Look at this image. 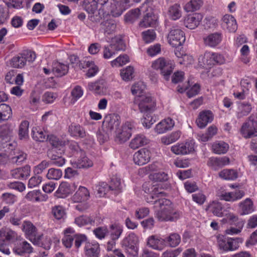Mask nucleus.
Instances as JSON below:
<instances>
[{"instance_id":"obj_2","label":"nucleus","mask_w":257,"mask_h":257,"mask_svg":"<svg viewBox=\"0 0 257 257\" xmlns=\"http://www.w3.org/2000/svg\"><path fill=\"white\" fill-rule=\"evenodd\" d=\"M7 148L8 151H11L9 155L5 153H0V165H6L10 159L13 163L19 164L26 159V155L23 153L19 152L18 150H14L12 143H9L5 147Z\"/></svg>"},{"instance_id":"obj_21","label":"nucleus","mask_w":257,"mask_h":257,"mask_svg":"<svg viewBox=\"0 0 257 257\" xmlns=\"http://www.w3.org/2000/svg\"><path fill=\"white\" fill-rule=\"evenodd\" d=\"M213 120V114L211 111L205 110L201 112L199 117L196 120L198 126L200 128H203L208 123L211 122Z\"/></svg>"},{"instance_id":"obj_34","label":"nucleus","mask_w":257,"mask_h":257,"mask_svg":"<svg viewBox=\"0 0 257 257\" xmlns=\"http://www.w3.org/2000/svg\"><path fill=\"white\" fill-rule=\"evenodd\" d=\"M69 132L73 136L84 138L85 132L84 128L79 124H71L69 126Z\"/></svg>"},{"instance_id":"obj_53","label":"nucleus","mask_w":257,"mask_h":257,"mask_svg":"<svg viewBox=\"0 0 257 257\" xmlns=\"http://www.w3.org/2000/svg\"><path fill=\"white\" fill-rule=\"evenodd\" d=\"M75 222L79 226H82L88 224H92L94 221L89 217L82 215L76 218Z\"/></svg>"},{"instance_id":"obj_38","label":"nucleus","mask_w":257,"mask_h":257,"mask_svg":"<svg viewBox=\"0 0 257 257\" xmlns=\"http://www.w3.org/2000/svg\"><path fill=\"white\" fill-rule=\"evenodd\" d=\"M85 68H88V70L86 75L87 77H90L94 76L98 72V68L95 65L93 61H83Z\"/></svg>"},{"instance_id":"obj_42","label":"nucleus","mask_w":257,"mask_h":257,"mask_svg":"<svg viewBox=\"0 0 257 257\" xmlns=\"http://www.w3.org/2000/svg\"><path fill=\"white\" fill-rule=\"evenodd\" d=\"M181 135L180 131H177L172 133L171 135L167 137H164L161 139L162 143L164 145H169L178 140Z\"/></svg>"},{"instance_id":"obj_8","label":"nucleus","mask_w":257,"mask_h":257,"mask_svg":"<svg viewBox=\"0 0 257 257\" xmlns=\"http://www.w3.org/2000/svg\"><path fill=\"white\" fill-rule=\"evenodd\" d=\"M134 129H135V126L133 123L129 121L125 122L122 126L121 129L116 133L115 141L120 144L125 142L132 136Z\"/></svg>"},{"instance_id":"obj_60","label":"nucleus","mask_w":257,"mask_h":257,"mask_svg":"<svg viewBox=\"0 0 257 257\" xmlns=\"http://www.w3.org/2000/svg\"><path fill=\"white\" fill-rule=\"evenodd\" d=\"M150 179L155 182H163L168 180V175L164 172L155 173L150 176Z\"/></svg>"},{"instance_id":"obj_33","label":"nucleus","mask_w":257,"mask_h":257,"mask_svg":"<svg viewBox=\"0 0 257 257\" xmlns=\"http://www.w3.org/2000/svg\"><path fill=\"white\" fill-rule=\"evenodd\" d=\"M203 4L202 0H190L185 5L184 9L188 12H194L200 9Z\"/></svg>"},{"instance_id":"obj_5","label":"nucleus","mask_w":257,"mask_h":257,"mask_svg":"<svg viewBox=\"0 0 257 257\" xmlns=\"http://www.w3.org/2000/svg\"><path fill=\"white\" fill-rule=\"evenodd\" d=\"M242 242L240 238H225L223 236L218 238V245L220 249L225 251H233L239 247V243Z\"/></svg>"},{"instance_id":"obj_16","label":"nucleus","mask_w":257,"mask_h":257,"mask_svg":"<svg viewBox=\"0 0 257 257\" xmlns=\"http://www.w3.org/2000/svg\"><path fill=\"white\" fill-rule=\"evenodd\" d=\"M202 19V15L199 13L189 15L184 20V24L187 28L194 29L198 26Z\"/></svg>"},{"instance_id":"obj_62","label":"nucleus","mask_w":257,"mask_h":257,"mask_svg":"<svg viewBox=\"0 0 257 257\" xmlns=\"http://www.w3.org/2000/svg\"><path fill=\"white\" fill-rule=\"evenodd\" d=\"M134 73V68L131 66H128L126 69L121 71L120 75L123 80L128 81L133 78Z\"/></svg>"},{"instance_id":"obj_35","label":"nucleus","mask_w":257,"mask_h":257,"mask_svg":"<svg viewBox=\"0 0 257 257\" xmlns=\"http://www.w3.org/2000/svg\"><path fill=\"white\" fill-rule=\"evenodd\" d=\"M12 115V109L8 105L3 103L0 105V120H8Z\"/></svg>"},{"instance_id":"obj_50","label":"nucleus","mask_w":257,"mask_h":257,"mask_svg":"<svg viewBox=\"0 0 257 257\" xmlns=\"http://www.w3.org/2000/svg\"><path fill=\"white\" fill-rule=\"evenodd\" d=\"M97 5L95 0H84L83 7L88 13H90L97 10Z\"/></svg>"},{"instance_id":"obj_51","label":"nucleus","mask_w":257,"mask_h":257,"mask_svg":"<svg viewBox=\"0 0 257 257\" xmlns=\"http://www.w3.org/2000/svg\"><path fill=\"white\" fill-rule=\"evenodd\" d=\"M62 176V172L60 169L51 168L49 169L47 174L48 179L59 180Z\"/></svg>"},{"instance_id":"obj_43","label":"nucleus","mask_w":257,"mask_h":257,"mask_svg":"<svg viewBox=\"0 0 257 257\" xmlns=\"http://www.w3.org/2000/svg\"><path fill=\"white\" fill-rule=\"evenodd\" d=\"M140 15V11L139 9H135L129 11L125 16V21L130 24L136 21Z\"/></svg>"},{"instance_id":"obj_59","label":"nucleus","mask_w":257,"mask_h":257,"mask_svg":"<svg viewBox=\"0 0 257 257\" xmlns=\"http://www.w3.org/2000/svg\"><path fill=\"white\" fill-rule=\"evenodd\" d=\"M69 60L71 64L72 65L73 67L82 69L85 68L84 64H83V61H81L79 60V58L75 55H72L69 57Z\"/></svg>"},{"instance_id":"obj_64","label":"nucleus","mask_w":257,"mask_h":257,"mask_svg":"<svg viewBox=\"0 0 257 257\" xmlns=\"http://www.w3.org/2000/svg\"><path fill=\"white\" fill-rule=\"evenodd\" d=\"M56 93L51 92H46L43 95L42 101L46 103H51L57 98Z\"/></svg>"},{"instance_id":"obj_22","label":"nucleus","mask_w":257,"mask_h":257,"mask_svg":"<svg viewBox=\"0 0 257 257\" xmlns=\"http://www.w3.org/2000/svg\"><path fill=\"white\" fill-rule=\"evenodd\" d=\"M30 167L28 165H26L23 167L12 170L11 174L15 179H26L30 175Z\"/></svg>"},{"instance_id":"obj_20","label":"nucleus","mask_w":257,"mask_h":257,"mask_svg":"<svg viewBox=\"0 0 257 257\" xmlns=\"http://www.w3.org/2000/svg\"><path fill=\"white\" fill-rule=\"evenodd\" d=\"M147 245L154 249L162 250L165 246V240L156 236L152 235L148 239Z\"/></svg>"},{"instance_id":"obj_49","label":"nucleus","mask_w":257,"mask_h":257,"mask_svg":"<svg viewBox=\"0 0 257 257\" xmlns=\"http://www.w3.org/2000/svg\"><path fill=\"white\" fill-rule=\"evenodd\" d=\"M14 232L4 229L0 230V244L5 241H10L14 237Z\"/></svg>"},{"instance_id":"obj_58","label":"nucleus","mask_w":257,"mask_h":257,"mask_svg":"<svg viewBox=\"0 0 257 257\" xmlns=\"http://www.w3.org/2000/svg\"><path fill=\"white\" fill-rule=\"evenodd\" d=\"M29 122L23 121L20 124L19 130V135L21 139L26 138L28 136Z\"/></svg>"},{"instance_id":"obj_32","label":"nucleus","mask_w":257,"mask_h":257,"mask_svg":"<svg viewBox=\"0 0 257 257\" xmlns=\"http://www.w3.org/2000/svg\"><path fill=\"white\" fill-rule=\"evenodd\" d=\"M169 17L173 20L179 19L181 17V7L177 4L169 7L168 11Z\"/></svg>"},{"instance_id":"obj_54","label":"nucleus","mask_w":257,"mask_h":257,"mask_svg":"<svg viewBox=\"0 0 257 257\" xmlns=\"http://www.w3.org/2000/svg\"><path fill=\"white\" fill-rule=\"evenodd\" d=\"M240 111L237 113V117L241 118L247 115L251 111V107L248 103H242L239 106Z\"/></svg>"},{"instance_id":"obj_23","label":"nucleus","mask_w":257,"mask_h":257,"mask_svg":"<svg viewBox=\"0 0 257 257\" xmlns=\"http://www.w3.org/2000/svg\"><path fill=\"white\" fill-rule=\"evenodd\" d=\"M222 26L229 32L234 33L237 29V25L234 18L230 15H225L222 18Z\"/></svg>"},{"instance_id":"obj_63","label":"nucleus","mask_w":257,"mask_h":257,"mask_svg":"<svg viewBox=\"0 0 257 257\" xmlns=\"http://www.w3.org/2000/svg\"><path fill=\"white\" fill-rule=\"evenodd\" d=\"M11 64L15 68H21L25 66V63L22 59L21 54H20V55L17 57L13 58L11 60Z\"/></svg>"},{"instance_id":"obj_15","label":"nucleus","mask_w":257,"mask_h":257,"mask_svg":"<svg viewBox=\"0 0 257 257\" xmlns=\"http://www.w3.org/2000/svg\"><path fill=\"white\" fill-rule=\"evenodd\" d=\"M171 151L177 155H185L194 151V143L189 142L174 146L171 147Z\"/></svg>"},{"instance_id":"obj_29","label":"nucleus","mask_w":257,"mask_h":257,"mask_svg":"<svg viewBox=\"0 0 257 257\" xmlns=\"http://www.w3.org/2000/svg\"><path fill=\"white\" fill-rule=\"evenodd\" d=\"M111 48L113 49L115 52L124 51L126 49V45L120 36L115 37L112 39L110 44Z\"/></svg>"},{"instance_id":"obj_18","label":"nucleus","mask_w":257,"mask_h":257,"mask_svg":"<svg viewBox=\"0 0 257 257\" xmlns=\"http://www.w3.org/2000/svg\"><path fill=\"white\" fill-rule=\"evenodd\" d=\"M78 157V159L76 161L72 163L74 167L79 169H86L93 166L92 161L86 156L84 152Z\"/></svg>"},{"instance_id":"obj_52","label":"nucleus","mask_w":257,"mask_h":257,"mask_svg":"<svg viewBox=\"0 0 257 257\" xmlns=\"http://www.w3.org/2000/svg\"><path fill=\"white\" fill-rule=\"evenodd\" d=\"M21 54L22 57V59L25 63V65H26L27 62H32L35 60L36 58V55L35 53L31 51H24Z\"/></svg>"},{"instance_id":"obj_47","label":"nucleus","mask_w":257,"mask_h":257,"mask_svg":"<svg viewBox=\"0 0 257 257\" xmlns=\"http://www.w3.org/2000/svg\"><path fill=\"white\" fill-rule=\"evenodd\" d=\"M219 175L226 180H234L237 177V172L232 169H224L219 173Z\"/></svg>"},{"instance_id":"obj_48","label":"nucleus","mask_w":257,"mask_h":257,"mask_svg":"<svg viewBox=\"0 0 257 257\" xmlns=\"http://www.w3.org/2000/svg\"><path fill=\"white\" fill-rule=\"evenodd\" d=\"M240 207L242 211L241 214H248L253 210L252 202L250 199L247 198L240 203Z\"/></svg>"},{"instance_id":"obj_17","label":"nucleus","mask_w":257,"mask_h":257,"mask_svg":"<svg viewBox=\"0 0 257 257\" xmlns=\"http://www.w3.org/2000/svg\"><path fill=\"white\" fill-rule=\"evenodd\" d=\"M84 249L86 257H99L100 248L98 243L86 242Z\"/></svg>"},{"instance_id":"obj_61","label":"nucleus","mask_w":257,"mask_h":257,"mask_svg":"<svg viewBox=\"0 0 257 257\" xmlns=\"http://www.w3.org/2000/svg\"><path fill=\"white\" fill-rule=\"evenodd\" d=\"M145 86L143 82H139L135 84L132 87L131 91L133 94L138 95L140 97L143 93Z\"/></svg>"},{"instance_id":"obj_11","label":"nucleus","mask_w":257,"mask_h":257,"mask_svg":"<svg viewBox=\"0 0 257 257\" xmlns=\"http://www.w3.org/2000/svg\"><path fill=\"white\" fill-rule=\"evenodd\" d=\"M120 117L115 114H109L105 117L103 126L105 127L107 133L117 130L120 124Z\"/></svg>"},{"instance_id":"obj_39","label":"nucleus","mask_w":257,"mask_h":257,"mask_svg":"<svg viewBox=\"0 0 257 257\" xmlns=\"http://www.w3.org/2000/svg\"><path fill=\"white\" fill-rule=\"evenodd\" d=\"M109 229L110 237L112 240L117 239L122 232V227L119 225L116 224L111 225Z\"/></svg>"},{"instance_id":"obj_1","label":"nucleus","mask_w":257,"mask_h":257,"mask_svg":"<svg viewBox=\"0 0 257 257\" xmlns=\"http://www.w3.org/2000/svg\"><path fill=\"white\" fill-rule=\"evenodd\" d=\"M155 207L157 209L156 216L161 221H174L180 216L179 212L173 209L171 202L167 199L162 198L154 201Z\"/></svg>"},{"instance_id":"obj_37","label":"nucleus","mask_w":257,"mask_h":257,"mask_svg":"<svg viewBox=\"0 0 257 257\" xmlns=\"http://www.w3.org/2000/svg\"><path fill=\"white\" fill-rule=\"evenodd\" d=\"M47 139L55 149L57 148H59V150H61V148H63L65 145V141L60 140L58 138L54 135H48Z\"/></svg>"},{"instance_id":"obj_31","label":"nucleus","mask_w":257,"mask_h":257,"mask_svg":"<svg viewBox=\"0 0 257 257\" xmlns=\"http://www.w3.org/2000/svg\"><path fill=\"white\" fill-rule=\"evenodd\" d=\"M100 25L104 33L108 35L114 32L116 28V24L113 20L104 21L101 23Z\"/></svg>"},{"instance_id":"obj_30","label":"nucleus","mask_w":257,"mask_h":257,"mask_svg":"<svg viewBox=\"0 0 257 257\" xmlns=\"http://www.w3.org/2000/svg\"><path fill=\"white\" fill-rule=\"evenodd\" d=\"M198 64L200 67L206 69L208 67H210L212 66L213 63L211 59V53L210 52H205L204 55L199 56L198 58Z\"/></svg>"},{"instance_id":"obj_56","label":"nucleus","mask_w":257,"mask_h":257,"mask_svg":"<svg viewBox=\"0 0 257 257\" xmlns=\"http://www.w3.org/2000/svg\"><path fill=\"white\" fill-rule=\"evenodd\" d=\"M103 80H99L94 83H90L88 84V88L91 91H93L95 93L100 94L102 92Z\"/></svg>"},{"instance_id":"obj_12","label":"nucleus","mask_w":257,"mask_h":257,"mask_svg":"<svg viewBox=\"0 0 257 257\" xmlns=\"http://www.w3.org/2000/svg\"><path fill=\"white\" fill-rule=\"evenodd\" d=\"M76 187L74 183L63 182L60 184L56 192L57 196L60 198H64L72 193L76 190Z\"/></svg>"},{"instance_id":"obj_26","label":"nucleus","mask_w":257,"mask_h":257,"mask_svg":"<svg viewBox=\"0 0 257 257\" xmlns=\"http://www.w3.org/2000/svg\"><path fill=\"white\" fill-rule=\"evenodd\" d=\"M156 17L155 15L152 12H148L140 22L139 26L142 28L152 27L156 24Z\"/></svg>"},{"instance_id":"obj_19","label":"nucleus","mask_w":257,"mask_h":257,"mask_svg":"<svg viewBox=\"0 0 257 257\" xmlns=\"http://www.w3.org/2000/svg\"><path fill=\"white\" fill-rule=\"evenodd\" d=\"M69 70V65L58 61L54 62L52 64V71L57 77H62L67 74Z\"/></svg>"},{"instance_id":"obj_7","label":"nucleus","mask_w":257,"mask_h":257,"mask_svg":"<svg viewBox=\"0 0 257 257\" xmlns=\"http://www.w3.org/2000/svg\"><path fill=\"white\" fill-rule=\"evenodd\" d=\"M168 40L169 43L173 47H179L185 42V34L181 29H172L168 35Z\"/></svg>"},{"instance_id":"obj_36","label":"nucleus","mask_w":257,"mask_h":257,"mask_svg":"<svg viewBox=\"0 0 257 257\" xmlns=\"http://www.w3.org/2000/svg\"><path fill=\"white\" fill-rule=\"evenodd\" d=\"M12 134V130L7 124L0 126V138L6 143L9 141Z\"/></svg>"},{"instance_id":"obj_46","label":"nucleus","mask_w":257,"mask_h":257,"mask_svg":"<svg viewBox=\"0 0 257 257\" xmlns=\"http://www.w3.org/2000/svg\"><path fill=\"white\" fill-rule=\"evenodd\" d=\"M165 242L168 243L169 245L172 247H176L177 246L181 241L180 236L176 233H171L168 237L165 239Z\"/></svg>"},{"instance_id":"obj_44","label":"nucleus","mask_w":257,"mask_h":257,"mask_svg":"<svg viewBox=\"0 0 257 257\" xmlns=\"http://www.w3.org/2000/svg\"><path fill=\"white\" fill-rule=\"evenodd\" d=\"M43 235H38L37 237H34L33 239H31V241L36 245L43 247L45 249H49L51 246V241L50 239H46L45 242L44 243L42 241Z\"/></svg>"},{"instance_id":"obj_9","label":"nucleus","mask_w":257,"mask_h":257,"mask_svg":"<svg viewBox=\"0 0 257 257\" xmlns=\"http://www.w3.org/2000/svg\"><path fill=\"white\" fill-rule=\"evenodd\" d=\"M139 101V107L141 112L151 113L155 110L156 103L152 97L142 95Z\"/></svg>"},{"instance_id":"obj_3","label":"nucleus","mask_w":257,"mask_h":257,"mask_svg":"<svg viewBox=\"0 0 257 257\" xmlns=\"http://www.w3.org/2000/svg\"><path fill=\"white\" fill-rule=\"evenodd\" d=\"M174 66V64L172 61L164 57L158 58L154 61L152 64V68L155 70H160L161 75L166 80L169 79Z\"/></svg>"},{"instance_id":"obj_24","label":"nucleus","mask_w":257,"mask_h":257,"mask_svg":"<svg viewBox=\"0 0 257 257\" xmlns=\"http://www.w3.org/2000/svg\"><path fill=\"white\" fill-rule=\"evenodd\" d=\"M229 163V159L227 157H212L209 158L207 165L209 167H212L214 169L216 170L217 168L222 167L225 165L228 164Z\"/></svg>"},{"instance_id":"obj_41","label":"nucleus","mask_w":257,"mask_h":257,"mask_svg":"<svg viewBox=\"0 0 257 257\" xmlns=\"http://www.w3.org/2000/svg\"><path fill=\"white\" fill-rule=\"evenodd\" d=\"M23 230L28 235H31L37 237L36 236V227L30 221H24L23 225Z\"/></svg>"},{"instance_id":"obj_14","label":"nucleus","mask_w":257,"mask_h":257,"mask_svg":"<svg viewBox=\"0 0 257 257\" xmlns=\"http://www.w3.org/2000/svg\"><path fill=\"white\" fill-rule=\"evenodd\" d=\"M222 34L220 32H215L203 37L204 44L210 47H215L222 41Z\"/></svg>"},{"instance_id":"obj_57","label":"nucleus","mask_w":257,"mask_h":257,"mask_svg":"<svg viewBox=\"0 0 257 257\" xmlns=\"http://www.w3.org/2000/svg\"><path fill=\"white\" fill-rule=\"evenodd\" d=\"M129 61V57L127 55L123 54L120 55L117 57L115 60L111 61V64L112 66H120L125 64Z\"/></svg>"},{"instance_id":"obj_4","label":"nucleus","mask_w":257,"mask_h":257,"mask_svg":"<svg viewBox=\"0 0 257 257\" xmlns=\"http://www.w3.org/2000/svg\"><path fill=\"white\" fill-rule=\"evenodd\" d=\"M240 133L245 138H250L257 136V117L251 115L242 124Z\"/></svg>"},{"instance_id":"obj_6","label":"nucleus","mask_w":257,"mask_h":257,"mask_svg":"<svg viewBox=\"0 0 257 257\" xmlns=\"http://www.w3.org/2000/svg\"><path fill=\"white\" fill-rule=\"evenodd\" d=\"M138 236L135 233H131L125 237L122 241V246L130 254L135 256L138 251Z\"/></svg>"},{"instance_id":"obj_40","label":"nucleus","mask_w":257,"mask_h":257,"mask_svg":"<svg viewBox=\"0 0 257 257\" xmlns=\"http://www.w3.org/2000/svg\"><path fill=\"white\" fill-rule=\"evenodd\" d=\"M229 148L228 145L223 142L214 143L212 145V149L214 153L217 154H225Z\"/></svg>"},{"instance_id":"obj_10","label":"nucleus","mask_w":257,"mask_h":257,"mask_svg":"<svg viewBox=\"0 0 257 257\" xmlns=\"http://www.w3.org/2000/svg\"><path fill=\"white\" fill-rule=\"evenodd\" d=\"M111 3L110 11L113 17L120 16L123 11L128 8L129 0H112Z\"/></svg>"},{"instance_id":"obj_55","label":"nucleus","mask_w":257,"mask_h":257,"mask_svg":"<svg viewBox=\"0 0 257 257\" xmlns=\"http://www.w3.org/2000/svg\"><path fill=\"white\" fill-rule=\"evenodd\" d=\"M142 34L143 40L146 43L152 42L156 37V33L154 30H148L142 32Z\"/></svg>"},{"instance_id":"obj_45","label":"nucleus","mask_w":257,"mask_h":257,"mask_svg":"<svg viewBox=\"0 0 257 257\" xmlns=\"http://www.w3.org/2000/svg\"><path fill=\"white\" fill-rule=\"evenodd\" d=\"M209 208L212 213L217 216L221 217L223 216V207L222 204L218 202H213L209 206Z\"/></svg>"},{"instance_id":"obj_25","label":"nucleus","mask_w":257,"mask_h":257,"mask_svg":"<svg viewBox=\"0 0 257 257\" xmlns=\"http://www.w3.org/2000/svg\"><path fill=\"white\" fill-rule=\"evenodd\" d=\"M89 192L84 187H80L78 190L73 196L72 199L75 202L85 201L88 199Z\"/></svg>"},{"instance_id":"obj_28","label":"nucleus","mask_w":257,"mask_h":257,"mask_svg":"<svg viewBox=\"0 0 257 257\" xmlns=\"http://www.w3.org/2000/svg\"><path fill=\"white\" fill-rule=\"evenodd\" d=\"M33 247L31 245L26 241H24L16 246L14 251L18 254H22L23 253H31L33 252Z\"/></svg>"},{"instance_id":"obj_13","label":"nucleus","mask_w":257,"mask_h":257,"mask_svg":"<svg viewBox=\"0 0 257 257\" xmlns=\"http://www.w3.org/2000/svg\"><path fill=\"white\" fill-rule=\"evenodd\" d=\"M150 158V152L146 149H142L135 153L133 160L136 164L141 166L147 163Z\"/></svg>"},{"instance_id":"obj_27","label":"nucleus","mask_w":257,"mask_h":257,"mask_svg":"<svg viewBox=\"0 0 257 257\" xmlns=\"http://www.w3.org/2000/svg\"><path fill=\"white\" fill-rule=\"evenodd\" d=\"M148 143V140L143 135H138L131 142L130 146L133 149H136Z\"/></svg>"}]
</instances>
